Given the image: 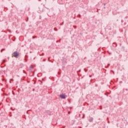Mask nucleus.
<instances>
[{"instance_id":"nucleus-1","label":"nucleus","mask_w":128,"mask_h":128,"mask_svg":"<svg viewBox=\"0 0 128 128\" xmlns=\"http://www.w3.org/2000/svg\"><path fill=\"white\" fill-rule=\"evenodd\" d=\"M13 56H14V58H18V52H14L13 53Z\"/></svg>"},{"instance_id":"nucleus-2","label":"nucleus","mask_w":128,"mask_h":128,"mask_svg":"<svg viewBox=\"0 0 128 128\" xmlns=\"http://www.w3.org/2000/svg\"><path fill=\"white\" fill-rule=\"evenodd\" d=\"M60 98H63V99L66 98V95L64 94H60Z\"/></svg>"},{"instance_id":"nucleus-3","label":"nucleus","mask_w":128,"mask_h":128,"mask_svg":"<svg viewBox=\"0 0 128 128\" xmlns=\"http://www.w3.org/2000/svg\"><path fill=\"white\" fill-rule=\"evenodd\" d=\"M88 120L90 122H92V120H94V118H91Z\"/></svg>"},{"instance_id":"nucleus-4","label":"nucleus","mask_w":128,"mask_h":128,"mask_svg":"<svg viewBox=\"0 0 128 128\" xmlns=\"http://www.w3.org/2000/svg\"><path fill=\"white\" fill-rule=\"evenodd\" d=\"M6 50V49H4V48L2 49V50H1V52H2V51H3V50Z\"/></svg>"},{"instance_id":"nucleus-5","label":"nucleus","mask_w":128,"mask_h":128,"mask_svg":"<svg viewBox=\"0 0 128 128\" xmlns=\"http://www.w3.org/2000/svg\"><path fill=\"white\" fill-rule=\"evenodd\" d=\"M104 6H106V4H104Z\"/></svg>"},{"instance_id":"nucleus-6","label":"nucleus","mask_w":128,"mask_h":128,"mask_svg":"<svg viewBox=\"0 0 128 128\" xmlns=\"http://www.w3.org/2000/svg\"><path fill=\"white\" fill-rule=\"evenodd\" d=\"M110 66V64H108V66Z\"/></svg>"},{"instance_id":"nucleus-7","label":"nucleus","mask_w":128,"mask_h":128,"mask_svg":"<svg viewBox=\"0 0 128 128\" xmlns=\"http://www.w3.org/2000/svg\"><path fill=\"white\" fill-rule=\"evenodd\" d=\"M32 38H34V37H32Z\"/></svg>"},{"instance_id":"nucleus-8","label":"nucleus","mask_w":128,"mask_h":128,"mask_svg":"<svg viewBox=\"0 0 128 128\" xmlns=\"http://www.w3.org/2000/svg\"><path fill=\"white\" fill-rule=\"evenodd\" d=\"M79 16H80V14H79Z\"/></svg>"}]
</instances>
